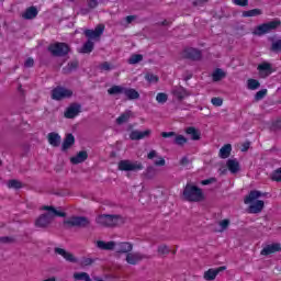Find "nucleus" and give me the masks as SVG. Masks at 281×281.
Here are the masks:
<instances>
[{"instance_id": "1", "label": "nucleus", "mask_w": 281, "mask_h": 281, "mask_svg": "<svg viewBox=\"0 0 281 281\" xmlns=\"http://www.w3.org/2000/svg\"><path fill=\"white\" fill-rule=\"evenodd\" d=\"M41 210L45 213L37 217L35 221V227H41L42 229H46V227L54 223V218H56V216H59L60 218H65L67 216V213L60 212L54 206L43 205Z\"/></svg>"}, {"instance_id": "2", "label": "nucleus", "mask_w": 281, "mask_h": 281, "mask_svg": "<svg viewBox=\"0 0 281 281\" xmlns=\"http://www.w3.org/2000/svg\"><path fill=\"white\" fill-rule=\"evenodd\" d=\"M184 201L189 203H201L205 201V194H203V189L188 182L182 192Z\"/></svg>"}, {"instance_id": "3", "label": "nucleus", "mask_w": 281, "mask_h": 281, "mask_svg": "<svg viewBox=\"0 0 281 281\" xmlns=\"http://www.w3.org/2000/svg\"><path fill=\"white\" fill-rule=\"evenodd\" d=\"M47 49L55 58H65L71 52V46L65 42H56L48 45Z\"/></svg>"}, {"instance_id": "4", "label": "nucleus", "mask_w": 281, "mask_h": 281, "mask_svg": "<svg viewBox=\"0 0 281 281\" xmlns=\"http://www.w3.org/2000/svg\"><path fill=\"white\" fill-rule=\"evenodd\" d=\"M121 220V215L101 214L95 218V222L101 227H116Z\"/></svg>"}, {"instance_id": "5", "label": "nucleus", "mask_w": 281, "mask_h": 281, "mask_svg": "<svg viewBox=\"0 0 281 281\" xmlns=\"http://www.w3.org/2000/svg\"><path fill=\"white\" fill-rule=\"evenodd\" d=\"M91 225V221H89V217L85 216H72L68 220L64 221V226L66 229H70V227H89Z\"/></svg>"}, {"instance_id": "6", "label": "nucleus", "mask_w": 281, "mask_h": 281, "mask_svg": "<svg viewBox=\"0 0 281 281\" xmlns=\"http://www.w3.org/2000/svg\"><path fill=\"white\" fill-rule=\"evenodd\" d=\"M119 170L122 172H137L144 170V165L139 161H131L128 159L119 161Z\"/></svg>"}, {"instance_id": "7", "label": "nucleus", "mask_w": 281, "mask_h": 281, "mask_svg": "<svg viewBox=\"0 0 281 281\" xmlns=\"http://www.w3.org/2000/svg\"><path fill=\"white\" fill-rule=\"evenodd\" d=\"M74 95V91L65 87L57 86L50 92L52 100L60 102V100H67Z\"/></svg>"}, {"instance_id": "8", "label": "nucleus", "mask_w": 281, "mask_h": 281, "mask_svg": "<svg viewBox=\"0 0 281 281\" xmlns=\"http://www.w3.org/2000/svg\"><path fill=\"white\" fill-rule=\"evenodd\" d=\"M279 25H281V22L278 20L263 23L256 27L254 34L256 36H265V34H269V32H273V30H278Z\"/></svg>"}, {"instance_id": "9", "label": "nucleus", "mask_w": 281, "mask_h": 281, "mask_svg": "<svg viewBox=\"0 0 281 281\" xmlns=\"http://www.w3.org/2000/svg\"><path fill=\"white\" fill-rule=\"evenodd\" d=\"M83 34L88 41H100V36L104 34V24H98L94 30L87 29Z\"/></svg>"}, {"instance_id": "10", "label": "nucleus", "mask_w": 281, "mask_h": 281, "mask_svg": "<svg viewBox=\"0 0 281 281\" xmlns=\"http://www.w3.org/2000/svg\"><path fill=\"white\" fill-rule=\"evenodd\" d=\"M171 95H173L178 102H183L186 98H190V91H188V89L183 88L182 86H175L171 89Z\"/></svg>"}, {"instance_id": "11", "label": "nucleus", "mask_w": 281, "mask_h": 281, "mask_svg": "<svg viewBox=\"0 0 281 281\" xmlns=\"http://www.w3.org/2000/svg\"><path fill=\"white\" fill-rule=\"evenodd\" d=\"M81 109L82 105H80V103H71L66 109L64 116L67 117V120H74V117H77V115L80 114Z\"/></svg>"}, {"instance_id": "12", "label": "nucleus", "mask_w": 281, "mask_h": 281, "mask_svg": "<svg viewBox=\"0 0 281 281\" xmlns=\"http://www.w3.org/2000/svg\"><path fill=\"white\" fill-rule=\"evenodd\" d=\"M148 258L150 257L142 252H128L125 260L127 265H137L138 262H142V260H147Z\"/></svg>"}, {"instance_id": "13", "label": "nucleus", "mask_w": 281, "mask_h": 281, "mask_svg": "<svg viewBox=\"0 0 281 281\" xmlns=\"http://www.w3.org/2000/svg\"><path fill=\"white\" fill-rule=\"evenodd\" d=\"M201 50L196 48H184L182 52V58H187L188 60H201Z\"/></svg>"}, {"instance_id": "14", "label": "nucleus", "mask_w": 281, "mask_h": 281, "mask_svg": "<svg viewBox=\"0 0 281 281\" xmlns=\"http://www.w3.org/2000/svg\"><path fill=\"white\" fill-rule=\"evenodd\" d=\"M257 69L259 71L260 78H269V76H271L274 71L273 66L267 61L259 64Z\"/></svg>"}, {"instance_id": "15", "label": "nucleus", "mask_w": 281, "mask_h": 281, "mask_svg": "<svg viewBox=\"0 0 281 281\" xmlns=\"http://www.w3.org/2000/svg\"><path fill=\"white\" fill-rule=\"evenodd\" d=\"M223 271H227V267L226 266H221L218 268H211L207 271L204 272V280L207 281H212V280H216V276H218V273L223 272Z\"/></svg>"}, {"instance_id": "16", "label": "nucleus", "mask_w": 281, "mask_h": 281, "mask_svg": "<svg viewBox=\"0 0 281 281\" xmlns=\"http://www.w3.org/2000/svg\"><path fill=\"white\" fill-rule=\"evenodd\" d=\"M54 251H55V254H58V256H63V258L67 262H72L74 265L78 263V258H76V256H74V254H71L63 248H55Z\"/></svg>"}, {"instance_id": "17", "label": "nucleus", "mask_w": 281, "mask_h": 281, "mask_svg": "<svg viewBox=\"0 0 281 281\" xmlns=\"http://www.w3.org/2000/svg\"><path fill=\"white\" fill-rule=\"evenodd\" d=\"M278 251H281V245L280 243H274L263 247L262 250L260 251V255L271 256V254H278Z\"/></svg>"}, {"instance_id": "18", "label": "nucleus", "mask_w": 281, "mask_h": 281, "mask_svg": "<svg viewBox=\"0 0 281 281\" xmlns=\"http://www.w3.org/2000/svg\"><path fill=\"white\" fill-rule=\"evenodd\" d=\"M150 130H146L144 132L140 131H132L130 134V139H132V142H137L139 139H145V137H150Z\"/></svg>"}, {"instance_id": "19", "label": "nucleus", "mask_w": 281, "mask_h": 281, "mask_svg": "<svg viewBox=\"0 0 281 281\" xmlns=\"http://www.w3.org/2000/svg\"><path fill=\"white\" fill-rule=\"evenodd\" d=\"M87 159H89V154L87 150H81L75 157L70 158V162L74 164V166H78V164H85Z\"/></svg>"}, {"instance_id": "20", "label": "nucleus", "mask_w": 281, "mask_h": 281, "mask_svg": "<svg viewBox=\"0 0 281 281\" xmlns=\"http://www.w3.org/2000/svg\"><path fill=\"white\" fill-rule=\"evenodd\" d=\"M265 210V201L257 200L254 204L248 207L249 214H260Z\"/></svg>"}, {"instance_id": "21", "label": "nucleus", "mask_w": 281, "mask_h": 281, "mask_svg": "<svg viewBox=\"0 0 281 281\" xmlns=\"http://www.w3.org/2000/svg\"><path fill=\"white\" fill-rule=\"evenodd\" d=\"M74 144H76V137L74 136V134H67L61 145L63 153L69 150V148H71Z\"/></svg>"}, {"instance_id": "22", "label": "nucleus", "mask_w": 281, "mask_h": 281, "mask_svg": "<svg viewBox=\"0 0 281 281\" xmlns=\"http://www.w3.org/2000/svg\"><path fill=\"white\" fill-rule=\"evenodd\" d=\"M36 16H38V9H36V7H29L22 14V19L26 21H32V19H36Z\"/></svg>"}, {"instance_id": "23", "label": "nucleus", "mask_w": 281, "mask_h": 281, "mask_svg": "<svg viewBox=\"0 0 281 281\" xmlns=\"http://www.w3.org/2000/svg\"><path fill=\"white\" fill-rule=\"evenodd\" d=\"M117 254H131L133 251V244L128 241L119 243L116 245Z\"/></svg>"}, {"instance_id": "24", "label": "nucleus", "mask_w": 281, "mask_h": 281, "mask_svg": "<svg viewBox=\"0 0 281 281\" xmlns=\"http://www.w3.org/2000/svg\"><path fill=\"white\" fill-rule=\"evenodd\" d=\"M184 132L187 135H190L193 142H199V139H201V131L194 126L187 127Z\"/></svg>"}, {"instance_id": "25", "label": "nucleus", "mask_w": 281, "mask_h": 281, "mask_svg": "<svg viewBox=\"0 0 281 281\" xmlns=\"http://www.w3.org/2000/svg\"><path fill=\"white\" fill-rule=\"evenodd\" d=\"M260 196H262V192L252 190L248 195L245 196L244 203L249 205V203H254V201H256V199H260Z\"/></svg>"}, {"instance_id": "26", "label": "nucleus", "mask_w": 281, "mask_h": 281, "mask_svg": "<svg viewBox=\"0 0 281 281\" xmlns=\"http://www.w3.org/2000/svg\"><path fill=\"white\" fill-rule=\"evenodd\" d=\"M131 117H133V111L126 110L116 119V124L119 126H122V124H126V122H128Z\"/></svg>"}, {"instance_id": "27", "label": "nucleus", "mask_w": 281, "mask_h": 281, "mask_svg": "<svg viewBox=\"0 0 281 281\" xmlns=\"http://www.w3.org/2000/svg\"><path fill=\"white\" fill-rule=\"evenodd\" d=\"M48 144L54 146V148H58L60 146V135L56 132H50L48 134Z\"/></svg>"}, {"instance_id": "28", "label": "nucleus", "mask_w": 281, "mask_h": 281, "mask_svg": "<svg viewBox=\"0 0 281 281\" xmlns=\"http://www.w3.org/2000/svg\"><path fill=\"white\" fill-rule=\"evenodd\" d=\"M226 166L233 175H236L240 170V164L236 159H228Z\"/></svg>"}, {"instance_id": "29", "label": "nucleus", "mask_w": 281, "mask_h": 281, "mask_svg": "<svg viewBox=\"0 0 281 281\" xmlns=\"http://www.w3.org/2000/svg\"><path fill=\"white\" fill-rule=\"evenodd\" d=\"M123 95H125L127 100H139V92L133 88H125Z\"/></svg>"}, {"instance_id": "30", "label": "nucleus", "mask_w": 281, "mask_h": 281, "mask_svg": "<svg viewBox=\"0 0 281 281\" xmlns=\"http://www.w3.org/2000/svg\"><path fill=\"white\" fill-rule=\"evenodd\" d=\"M97 247L99 249H103L104 251H113V249H115V241H102V240H99L97 243Z\"/></svg>"}, {"instance_id": "31", "label": "nucleus", "mask_w": 281, "mask_h": 281, "mask_svg": "<svg viewBox=\"0 0 281 281\" xmlns=\"http://www.w3.org/2000/svg\"><path fill=\"white\" fill-rule=\"evenodd\" d=\"M79 65L80 64L78 63V60H72V61L68 63L66 67L63 68V71H64V74L69 75L72 71H76V69H78Z\"/></svg>"}, {"instance_id": "32", "label": "nucleus", "mask_w": 281, "mask_h": 281, "mask_svg": "<svg viewBox=\"0 0 281 281\" xmlns=\"http://www.w3.org/2000/svg\"><path fill=\"white\" fill-rule=\"evenodd\" d=\"M94 47H95V43H93V41H89V40H88V41L82 45V47H81V49H80V53H81V54H91V52H93Z\"/></svg>"}, {"instance_id": "33", "label": "nucleus", "mask_w": 281, "mask_h": 281, "mask_svg": "<svg viewBox=\"0 0 281 281\" xmlns=\"http://www.w3.org/2000/svg\"><path fill=\"white\" fill-rule=\"evenodd\" d=\"M232 155V144H226L220 149L221 159H227Z\"/></svg>"}, {"instance_id": "34", "label": "nucleus", "mask_w": 281, "mask_h": 281, "mask_svg": "<svg viewBox=\"0 0 281 281\" xmlns=\"http://www.w3.org/2000/svg\"><path fill=\"white\" fill-rule=\"evenodd\" d=\"M227 74L223 71L221 68H216L215 71L212 74L213 82H221L223 78H225Z\"/></svg>"}, {"instance_id": "35", "label": "nucleus", "mask_w": 281, "mask_h": 281, "mask_svg": "<svg viewBox=\"0 0 281 281\" xmlns=\"http://www.w3.org/2000/svg\"><path fill=\"white\" fill-rule=\"evenodd\" d=\"M125 87L122 86H112L110 89H108L109 95H120L124 94Z\"/></svg>"}, {"instance_id": "36", "label": "nucleus", "mask_w": 281, "mask_h": 281, "mask_svg": "<svg viewBox=\"0 0 281 281\" xmlns=\"http://www.w3.org/2000/svg\"><path fill=\"white\" fill-rule=\"evenodd\" d=\"M144 60V55L142 54H133L128 59V65H137V63H142Z\"/></svg>"}, {"instance_id": "37", "label": "nucleus", "mask_w": 281, "mask_h": 281, "mask_svg": "<svg viewBox=\"0 0 281 281\" xmlns=\"http://www.w3.org/2000/svg\"><path fill=\"white\" fill-rule=\"evenodd\" d=\"M143 176L145 179H155L157 177V169L155 167H147Z\"/></svg>"}, {"instance_id": "38", "label": "nucleus", "mask_w": 281, "mask_h": 281, "mask_svg": "<svg viewBox=\"0 0 281 281\" xmlns=\"http://www.w3.org/2000/svg\"><path fill=\"white\" fill-rule=\"evenodd\" d=\"M247 89H249L250 91H256V89H260V81L256 79H248Z\"/></svg>"}, {"instance_id": "39", "label": "nucleus", "mask_w": 281, "mask_h": 281, "mask_svg": "<svg viewBox=\"0 0 281 281\" xmlns=\"http://www.w3.org/2000/svg\"><path fill=\"white\" fill-rule=\"evenodd\" d=\"M8 188H13V190H21V188H23V182L16 179H11L8 181Z\"/></svg>"}, {"instance_id": "40", "label": "nucleus", "mask_w": 281, "mask_h": 281, "mask_svg": "<svg viewBox=\"0 0 281 281\" xmlns=\"http://www.w3.org/2000/svg\"><path fill=\"white\" fill-rule=\"evenodd\" d=\"M74 278L76 280L93 281V280H91V277L87 272H75Z\"/></svg>"}, {"instance_id": "41", "label": "nucleus", "mask_w": 281, "mask_h": 281, "mask_svg": "<svg viewBox=\"0 0 281 281\" xmlns=\"http://www.w3.org/2000/svg\"><path fill=\"white\" fill-rule=\"evenodd\" d=\"M173 144H176V146H186V144H188V138L183 135H176Z\"/></svg>"}, {"instance_id": "42", "label": "nucleus", "mask_w": 281, "mask_h": 281, "mask_svg": "<svg viewBox=\"0 0 281 281\" xmlns=\"http://www.w3.org/2000/svg\"><path fill=\"white\" fill-rule=\"evenodd\" d=\"M262 14V10L260 9H252L248 11L243 12V16L248 18V16H260Z\"/></svg>"}, {"instance_id": "43", "label": "nucleus", "mask_w": 281, "mask_h": 281, "mask_svg": "<svg viewBox=\"0 0 281 281\" xmlns=\"http://www.w3.org/2000/svg\"><path fill=\"white\" fill-rule=\"evenodd\" d=\"M156 101L158 104H166V102H168V94L164 92H159L156 95Z\"/></svg>"}, {"instance_id": "44", "label": "nucleus", "mask_w": 281, "mask_h": 281, "mask_svg": "<svg viewBox=\"0 0 281 281\" xmlns=\"http://www.w3.org/2000/svg\"><path fill=\"white\" fill-rule=\"evenodd\" d=\"M271 179L272 181H277V183H281V167L272 172Z\"/></svg>"}, {"instance_id": "45", "label": "nucleus", "mask_w": 281, "mask_h": 281, "mask_svg": "<svg viewBox=\"0 0 281 281\" xmlns=\"http://www.w3.org/2000/svg\"><path fill=\"white\" fill-rule=\"evenodd\" d=\"M271 52H274L276 54H280L281 52V40H277L271 44Z\"/></svg>"}, {"instance_id": "46", "label": "nucleus", "mask_w": 281, "mask_h": 281, "mask_svg": "<svg viewBox=\"0 0 281 281\" xmlns=\"http://www.w3.org/2000/svg\"><path fill=\"white\" fill-rule=\"evenodd\" d=\"M158 254L160 256H168V254H170V248L167 245H160L158 246Z\"/></svg>"}, {"instance_id": "47", "label": "nucleus", "mask_w": 281, "mask_h": 281, "mask_svg": "<svg viewBox=\"0 0 281 281\" xmlns=\"http://www.w3.org/2000/svg\"><path fill=\"white\" fill-rule=\"evenodd\" d=\"M95 262V259L83 257L80 261V267H91Z\"/></svg>"}, {"instance_id": "48", "label": "nucleus", "mask_w": 281, "mask_h": 281, "mask_svg": "<svg viewBox=\"0 0 281 281\" xmlns=\"http://www.w3.org/2000/svg\"><path fill=\"white\" fill-rule=\"evenodd\" d=\"M267 95V89L259 90L255 94V102H260V100H263V98Z\"/></svg>"}, {"instance_id": "49", "label": "nucleus", "mask_w": 281, "mask_h": 281, "mask_svg": "<svg viewBox=\"0 0 281 281\" xmlns=\"http://www.w3.org/2000/svg\"><path fill=\"white\" fill-rule=\"evenodd\" d=\"M99 69L101 71H111V69H113V67H111V64L109 61H104L99 66Z\"/></svg>"}, {"instance_id": "50", "label": "nucleus", "mask_w": 281, "mask_h": 281, "mask_svg": "<svg viewBox=\"0 0 281 281\" xmlns=\"http://www.w3.org/2000/svg\"><path fill=\"white\" fill-rule=\"evenodd\" d=\"M145 78L148 82H159V77H157V75L154 74H147Z\"/></svg>"}, {"instance_id": "51", "label": "nucleus", "mask_w": 281, "mask_h": 281, "mask_svg": "<svg viewBox=\"0 0 281 281\" xmlns=\"http://www.w3.org/2000/svg\"><path fill=\"white\" fill-rule=\"evenodd\" d=\"M213 106H223V99L222 98H212L211 100Z\"/></svg>"}, {"instance_id": "52", "label": "nucleus", "mask_w": 281, "mask_h": 281, "mask_svg": "<svg viewBox=\"0 0 281 281\" xmlns=\"http://www.w3.org/2000/svg\"><path fill=\"white\" fill-rule=\"evenodd\" d=\"M24 67H25L26 69H30L31 67H34V58L29 57V58L25 60V63H24Z\"/></svg>"}, {"instance_id": "53", "label": "nucleus", "mask_w": 281, "mask_h": 281, "mask_svg": "<svg viewBox=\"0 0 281 281\" xmlns=\"http://www.w3.org/2000/svg\"><path fill=\"white\" fill-rule=\"evenodd\" d=\"M0 243H3L4 245H8L10 243H14V238L8 237V236L0 237Z\"/></svg>"}, {"instance_id": "54", "label": "nucleus", "mask_w": 281, "mask_h": 281, "mask_svg": "<svg viewBox=\"0 0 281 281\" xmlns=\"http://www.w3.org/2000/svg\"><path fill=\"white\" fill-rule=\"evenodd\" d=\"M220 226L222 228V232H225V229H227V227H229V220H223L220 222Z\"/></svg>"}, {"instance_id": "55", "label": "nucleus", "mask_w": 281, "mask_h": 281, "mask_svg": "<svg viewBox=\"0 0 281 281\" xmlns=\"http://www.w3.org/2000/svg\"><path fill=\"white\" fill-rule=\"evenodd\" d=\"M212 183H216V178H209V179H205V180L201 181L202 186H210Z\"/></svg>"}, {"instance_id": "56", "label": "nucleus", "mask_w": 281, "mask_h": 281, "mask_svg": "<svg viewBox=\"0 0 281 281\" xmlns=\"http://www.w3.org/2000/svg\"><path fill=\"white\" fill-rule=\"evenodd\" d=\"M160 135H161V137H164L166 139L168 137H176L177 133H175V132H162Z\"/></svg>"}, {"instance_id": "57", "label": "nucleus", "mask_w": 281, "mask_h": 281, "mask_svg": "<svg viewBox=\"0 0 281 281\" xmlns=\"http://www.w3.org/2000/svg\"><path fill=\"white\" fill-rule=\"evenodd\" d=\"M235 4L245 8L246 5H249V0H235Z\"/></svg>"}, {"instance_id": "58", "label": "nucleus", "mask_w": 281, "mask_h": 281, "mask_svg": "<svg viewBox=\"0 0 281 281\" xmlns=\"http://www.w3.org/2000/svg\"><path fill=\"white\" fill-rule=\"evenodd\" d=\"M249 146H251L250 142H245L241 145V153H247V150H249Z\"/></svg>"}, {"instance_id": "59", "label": "nucleus", "mask_w": 281, "mask_h": 281, "mask_svg": "<svg viewBox=\"0 0 281 281\" xmlns=\"http://www.w3.org/2000/svg\"><path fill=\"white\" fill-rule=\"evenodd\" d=\"M209 0H195L193 1V5L196 7H203L204 3H207Z\"/></svg>"}, {"instance_id": "60", "label": "nucleus", "mask_w": 281, "mask_h": 281, "mask_svg": "<svg viewBox=\"0 0 281 281\" xmlns=\"http://www.w3.org/2000/svg\"><path fill=\"white\" fill-rule=\"evenodd\" d=\"M189 164H190V159L188 158V156H184L181 158L180 166H188Z\"/></svg>"}, {"instance_id": "61", "label": "nucleus", "mask_w": 281, "mask_h": 281, "mask_svg": "<svg viewBox=\"0 0 281 281\" xmlns=\"http://www.w3.org/2000/svg\"><path fill=\"white\" fill-rule=\"evenodd\" d=\"M89 8H98V0H88Z\"/></svg>"}, {"instance_id": "62", "label": "nucleus", "mask_w": 281, "mask_h": 281, "mask_svg": "<svg viewBox=\"0 0 281 281\" xmlns=\"http://www.w3.org/2000/svg\"><path fill=\"white\" fill-rule=\"evenodd\" d=\"M155 157H157L156 150H150L147 155V159H155Z\"/></svg>"}, {"instance_id": "63", "label": "nucleus", "mask_w": 281, "mask_h": 281, "mask_svg": "<svg viewBox=\"0 0 281 281\" xmlns=\"http://www.w3.org/2000/svg\"><path fill=\"white\" fill-rule=\"evenodd\" d=\"M154 164L155 166H166V159L160 158L159 160H156Z\"/></svg>"}, {"instance_id": "64", "label": "nucleus", "mask_w": 281, "mask_h": 281, "mask_svg": "<svg viewBox=\"0 0 281 281\" xmlns=\"http://www.w3.org/2000/svg\"><path fill=\"white\" fill-rule=\"evenodd\" d=\"M158 25L169 26L172 25V21L164 20L162 22L158 23Z\"/></svg>"}]
</instances>
